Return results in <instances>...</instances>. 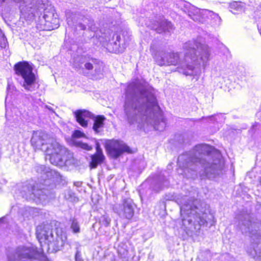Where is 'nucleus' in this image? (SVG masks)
<instances>
[{
    "instance_id": "f257e3e1",
    "label": "nucleus",
    "mask_w": 261,
    "mask_h": 261,
    "mask_svg": "<svg viewBox=\"0 0 261 261\" xmlns=\"http://www.w3.org/2000/svg\"><path fill=\"white\" fill-rule=\"evenodd\" d=\"M124 111L128 122L138 123L140 128L150 125L161 132L166 127L164 120L157 119L159 107L153 93L139 83L134 82L128 86Z\"/></svg>"
},
{
    "instance_id": "f03ea898",
    "label": "nucleus",
    "mask_w": 261,
    "mask_h": 261,
    "mask_svg": "<svg viewBox=\"0 0 261 261\" xmlns=\"http://www.w3.org/2000/svg\"><path fill=\"white\" fill-rule=\"evenodd\" d=\"M178 173L193 178L198 172L200 176L215 177L221 172L224 163L219 152L207 144H199L178 159Z\"/></svg>"
},
{
    "instance_id": "7ed1b4c3",
    "label": "nucleus",
    "mask_w": 261,
    "mask_h": 261,
    "mask_svg": "<svg viewBox=\"0 0 261 261\" xmlns=\"http://www.w3.org/2000/svg\"><path fill=\"white\" fill-rule=\"evenodd\" d=\"M185 53H161L155 58L160 66L172 65L175 71L186 75H197L200 72L198 65L204 66L209 59L208 47L195 41L186 42L184 46Z\"/></svg>"
},
{
    "instance_id": "20e7f679",
    "label": "nucleus",
    "mask_w": 261,
    "mask_h": 261,
    "mask_svg": "<svg viewBox=\"0 0 261 261\" xmlns=\"http://www.w3.org/2000/svg\"><path fill=\"white\" fill-rule=\"evenodd\" d=\"M36 233L41 248L38 250L32 246H19L8 255V261H32L33 258L43 256L45 249L56 252L64 244L63 240L59 237L55 240L51 230L45 227L38 226ZM44 261L49 260L45 259Z\"/></svg>"
},
{
    "instance_id": "39448f33",
    "label": "nucleus",
    "mask_w": 261,
    "mask_h": 261,
    "mask_svg": "<svg viewBox=\"0 0 261 261\" xmlns=\"http://www.w3.org/2000/svg\"><path fill=\"white\" fill-rule=\"evenodd\" d=\"M19 8L22 18L32 21L39 17L37 27L40 30H52L59 26L58 15L47 0H23Z\"/></svg>"
},
{
    "instance_id": "423d86ee",
    "label": "nucleus",
    "mask_w": 261,
    "mask_h": 261,
    "mask_svg": "<svg viewBox=\"0 0 261 261\" xmlns=\"http://www.w3.org/2000/svg\"><path fill=\"white\" fill-rule=\"evenodd\" d=\"M31 144L36 150H41L45 153L46 159L56 166L63 167L75 164L73 154L60 145L57 141L42 132L33 134Z\"/></svg>"
},
{
    "instance_id": "0eeeda50",
    "label": "nucleus",
    "mask_w": 261,
    "mask_h": 261,
    "mask_svg": "<svg viewBox=\"0 0 261 261\" xmlns=\"http://www.w3.org/2000/svg\"><path fill=\"white\" fill-rule=\"evenodd\" d=\"M190 203L191 201L180 206L182 224L186 228H191L193 221L194 224L197 222L200 226L206 224L208 220L214 219L208 205L197 199Z\"/></svg>"
},
{
    "instance_id": "6e6552de",
    "label": "nucleus",
    "mask_w": 261,
    "mask_h": 261,
    "mask_svg": "<svg viewBox=\"0 0 261 261\" xmlns=\"http://www.w3.org/2000/svg\"><path fill=\"white\" fill-rule=\"evenodd\" d=\"M16 74L23 80L22 86L27 90H34L36 76L33 72V68L27 62H19L14 67Z\"/></svg>"
},
{
    "instance_id": "1a4fd4ad",
    "label": "nucleus",
    "mask_w": 261,
    "mask_h": 261,
    "mask_svg": "<svg viewBox=\"0 0 261 261\" xmlns=\"http://www.w3.org/2000/svg\"><path fill=\"white\" fill-rule=\"evenodd\" d=\"M21 193L22 196L26 199L33 200L37 203H45L48 199L46 190L36 189L33 184L23 186Z\"/></svg>"
},
{
    "instance_id": "9d476101",
    "label": "nucleus",
    "mask_w": 261,
    "mask_h": 261,
    "mask_svg": "<svg viewBox=\"0 0 261 261\" xmlns=\"http://www.w3.org/2000/svg\"><path fill=\"white\" fill-rule=\"evenodd\" d=\"M239 225L243 233L249 234L252 244H257L261 239V236L256 229V224L251 223L248 215L242 216L239 218Z\"/></svg>"
},
{
    "instance_id": "9b49d317",
    "label": "nucleus",
    "mask_w": 261,
    "mask_h": 261,
    "mask_svg": "<svg viewBox=\"0 0 261 261\" xmlns=\"http://www.w3.org/2000/svg\"><path fill=\"white\" fill-rule=\"evenodd\" d=\"M114 211L120 217L130 219L134 216L133 203L130 199L124 201L123 204H116L113 207Z\"/></svg>"
},
{
    "instance_id": "f8f14e48",
    "label": "nucleus",
    "mask_w": 261,
    "mask_h": 261,
    "mask_svg": "<svg viewBox=\"0 0 261 261\" xmlns=\"http://www.w3.org/2000/svg\"><path fill=\"white\" fill-rule=\"evenodd\" d=\"M106 148L109 155L114 158L118 157L122 152L128 150L127 146L118 141H110L106 144Z\"/></svg>"
},
{
    "instance_id": "ddd939ff",
    "label": "nucleus",
    "mask_w": 261,
    "mask_h": 261,
    "mask_svg": "<svg viewBox=\"0 0 261 261\" xmlns=\"http://www.w3.org/2000/svg\"><path fill=\"white\" fill-rule=\"evenodd\" d=\"M76 121L83 127H86L88 120L92 118L93 115L86 110H79L74 112Z\"/></svg>"
},
{
    "instance_id": "4468645a",
    "label": "nucleus",
    "mask_w": 261,
    "mask_h": 261,
    "mask_svg": "<svg viewBox=\"0 0 261 261\" xmlns=\"http://www.w3.org/2000/svg\"><path fill=\"white\" fill-rule=\"evenodd\" d=\"M96 153L91 156L90 166L92 168H96L97 165L101 163L105 159V156L102 153V150L100 147V145L98 142L96 143Z\"/></svg>"
},
{
    "instance_id": "2eb2a0df",
    "label": "nucleus",
    "mask_w": 261,
    "mask_h": 261,
    "mask_svg": "<svg viewBox=\"0 0 261 261\" xmlns=\"http://www.w3.org/2000/svg\"><path fill=\"white\" fill-rule=\"evenodd\" d=\"M151 28L152 29L156 30L159 33L163 32H170L173 29V26L172 23L166 20H163L160 22H158L157 24H154Z\"/></svg>"
},
{
    "instance_id": "dca6fc26",
    "label": "nucleus",
    "mask_w": 261,
    "mask_h": 261,
    "mask_svg": "<svg viewBox=\"0 0 261 261\" xmlns=\"http://www.w3.org/2000/svg\"><path fill=\"white\" fill-rule=\"evenodd\" d=\"M92 119L94 121L93 129L95 133H99L100 129L103 127V122L106 120L105 117L103 115H98L95 117L93 116Z\"/></svg>"
},
{
    "instance_id": "f3484780",
    "label": "nucleus",
    "mask_w": 261,
    "mask_h": 261,
    "mask_svg": "<svg viewBox=\"0 0 261 261\" xmlns=\"http://www.w3.org/2000/svg\"><path fill=\"white\" fill-rule=\"evenodd\" d=\"M36 170L37 172L40 173L41 177L46 180V177H48L51 174L52 171H48L44 165H39L36 167Z\"/></svg>"
},
{
    "instance_id": "a211bd4d",
    "label": "nucleus",
    "mask_w": 261,
    "mask_h": 261,
    "mask_svg": "<svg viewBox=\"0 0 261 261\" xmlns=\"http://www.w3.org/2000/svg\"><path fill=\"white\" fill-rule=\"evenodd\" d=\"M116 38L118 42H114V46L113 47V48L111 51L115 53H122L125 47L123 45H122V46L120 45V42L119 40L120 39V36H117Z\"/></svg>"
},
{
    "instance_id": "6ab92c4d",
    "label": "nucleus",
    "mask_w": 261,
    "mask_h": 261,
    "mask_svg": "<svg viewBox=\"0 0 261 261\" xmlns=\"http://www.w3.org/2000/svg\"><path fill=\"white\" fill-rule=\"evenodd\" d=\"M230 11L233 14H236L234 11H242L243 10V4L237 2H234L230 4Z\"/></svg>"
},
{
    "instance_id": "aec40b11",
    "label": "nucleus",
    "mask_w": 261,
    "mask_h": 261,
    "mask_svg": "<svg viewBox=\"0 0 261 261\" xmlns=\"http://www.w3.org/2000/svg\"><path fill=\"white\" fill-rule=\"evenodd\" d=\"M205 13L210 16L212 19H214L216 23L219 24L220 23L221 19L218 14L208 10H205Z\"/></svg>"
},
{
    "instance_id": "412c9836",
    "label": "nucleus",
    "mask_w": 261,
    "mask_h": 261,
    "mask_svg": "<svg viewBox=\"0 0 261 261\" xmlns=\"http://www.w3.org/2000/svg\"><path fill=\"white\" fill-rule=\"evenodd\" d=\"M66 16L67 18V23L69 25H71L73 24L75 22L76 18L77 16L75 14H73L70 13V12H67L66 13Z\"/></svg>"
},
{
    "instance_id": "4be33fe9",
    "label": "nucleus",
    "mask_w": 261,
    "mask_h": 261,
    "mask_svg": "<svg viewBox=\"0 0 261 261\" xmlns=\"http://www.w3.org/2000/svg\"><path fill=\"white\" fill-rule=\"evenodd\" d=\"M75 144L76 146L86 150H91L92 149V147L91 146L88 145L87 143L81 141H75Z\"/></svg>"
},
{
    "instance_id": "5701e85b",
    "label": "nucleus",
    "mask_w": 261,
    "mask_h": 261,
    "mask_svg": "<svg viewBox=\"0 0 261 261\" xmlns=\"http://www.w3.org/2000/svg\"><path fill=\"white\" fill-rule=\"evenodd\" d=\"M37 212V209L34 207H28L23 214V216L29 218V216L34 217L35 216V213Z\"/></svg>"
},
{
    "instance_id": "b1692460",
    "label": "nucleus",
    "mask_w": 261,
    "mask_h": 261,
    "mask_svg": "<svg viewBox=\"0 0 261 261\" xmlns=\"http://www.w3.org/2000/svg\"><path fill=\"white\" fill-rule=\"evenodd\" d=\"M110 222V218L107 215H103L100 218V222L105 226H109Z\"/></svg>"
},
{
    "instance_id": "393cba45",
    "label": "nucleus",
    "mask_w": 261,
    "mask_h": 261,
    "mask_svg": "<svg viewBox=\"0 0 261 261\" xmlns=\"http://www.w3.org/2000/svg\"><path fill=\"white\" fill-rule=\"evenodd\" d=\"M71 228L74 233H77L80 232V228L78 222L76 220L73 219L72 221L71 224Z\"/></svg>"
},
{
    "instance_id": "a878e982",
    "label": "nucleus",
    "mask_w": 261,
    "mask_h": 261,
    "mask_svg": "<svg viewBox=\"0 0 261 261\" xmlns=\"http://www.w3.org/2000/svg\"><path fill=\"white\" fill-rule=\"evenodd\" d=\"M85 137V135L83 133L79 130H75L72 134V137L74 138H79Z\"/></svg>"
},
{
    "instance_id": "bb28decb",
    "label": "nucleus",
    "mask_w": 261,
    "mask_h": 261,
    "mask_svg": "<svg viewBox=\"0 0 261 261\" xmlns=\"http://www.w3.org/2000/svg\"><path fill=\"white\" fill-rule=\"evenodd\" d=\"M249 253L251 256L253 257H255L256 256H259V253H257V250L256 249V248H255L254 246L253 249L252 250H251L250 251H249Z\"/></svg>"
},
{
    "instance_id": "cd10ccee",
    "label": "nucleus",
    "mask_w": 261,
    "mask_h": 261,
    "mask_svg": "<svg viewBox=\"0 0 261 261\" xmlns=\"http://www.w3.org/2000/svg\"><path fill=\"white\" fill-rule=\"evenodd\" d=\"M84 66H85V68L88 70H91V69H93V68L92 64H91V63H89V62L86 63L85 64Z\"/></svg>"
},
{
    "instance_id": "c85d7f7f",
    "label": "nucleus",
    "mask_w": 261,
    "mask_h": 261,
    "mask_svg": "<svg viewBox=\"0 0 261 261\" xmlns=\"http://www.w3.org/2000/svg\"><path fill=\"white\" fill-rule=\"evenodd\" d=\"M78 59H76L74 62L73 65L76 68H80L82 67L81 64L78 63Z\"/></svg>"
},
{
    "instance_id": "c756f323",
    "label": "nucleus",
    "mask_w": 261,
    "mask_h": 261,
    "mask_svg": "<svg viewBox=\"0 0 261 261\" xmlns=\"http://www.w3.org/2000/svg\"><path fill=\"white\" fill-rule=\"evenodd\" d=\"M80 24L81 25V27L82 30H85L86 29V25L85 23L84 24L81 23Z\"/></svg>"
},
{
    "instance_id": "7c9ffc66",
    "label": "nucleus",
    "mask_w": 261,
    "mask_h": 261,
    "mask_svg": "<svg viewBox=\"0 0 261 261\" xmlns=\"http://www.w3.org/2000/svg\"><path fill=\"white\" fill-rule=\"evenodd\" d=\"M88 27L91 29L93 30V28L92 27V25H90V24L88 25Z\"/></svg>"
},
{
    "instance_id": "2f4dec72",
    "label": "nucleus",
    "mask_w": 261,
    "mask_h": 261,
    "mask_svg": "<svg viewBox=\"0 0 261 261\" xmlns=\"http://www.w3.org/2000/svg\"><path fill=\"white\" fill-rule=\"evenodd\" d=\"M87 21H89V20H88L87 19H85L84 20V22L85 23H87Z\"/></svg>"
},
{
    "instance_id": "473e14b6",
    "label": "nucleus",
    "mask_w": 261,
    "mask_h": 261,
    "mask_svg": "<svg viewBox=\"0 0 261 261\" xmlns=\"http://www.w3.org/2000/svg\"><path fill=\"white\" fill-rule=\"evenodd\" d=\"M168 186V184L167 181L165 182V186L167 187Z\"/></svg>"
},
{
    "instance_id": "72a5a7b5",
    "label": "nucleus",
    "mask_w": 261,
    "mask_h": 261,
    "mask_svg": "<svg viewBox=\"0 0 261 261\" xmlns=\"http://www.w3.org/2000/svg\"><path fill=\"white\" fill-rule=\"evenodd\" d=\"M111 44V43L110 44H108V48H109V49H110V46Z\"/></svg>"
},
{
    "instance_id": "f704fd0d",
    "label": "nucleus",
    "mask_w": 261,
    "mask_h": 261,
    "mask_svg": "<svg viewBox=\"0 0 261 261\" xmlns=\"http://www.w3.org/2000/svg\"><path fill=\"white\" fill-rule=\"evenodd\" d=\"M3 220V219H0V223Z\"/></svg>"
},
{
    "instance_id": "c9c22d12",
    "label": "nucleus",
    "mask_w": 261,
    "mask_h": 261,
    "mask_svg": "<svg viewBox=\"0 0 261 261\" xmlns=\"http://www.w3.org/2000/svg\"><path fill=\"white\" fill-rule=\"evenodd\" d=\"M259 31H260V35H261V28H260V29H259Z\"/></svg>"
},
{
    "instance_id": "e433bc0d",
    "label": "nucleus",
    "mask_w": 261,
    "mask_h": 261,
    "mask_svg": "<svg viewBox=\"0 0 261 261\" xmlns=\"http://www.w3.org/2000/svg\"><path fill=\"white\" fill-rule=\"evenodd\" d=\"M118 252H119V253H121L120 250H118Z\"/></svg>"
},
{
    "instance_id": "4c0bfd02",
    "label": "nucleus",
    "mask_w": 261,
    "mask_h": 261,
    "mask_svg": "<svg viewBox=\"0 0 261 261\" xmlns=\"http://www.w3.org/2000/svg\"><path fill=\"white\" fill-rule=\"evenodd\" d=\"M186 198H187V197H184V200H186Z\"/></svg>"
}]
</instances>
